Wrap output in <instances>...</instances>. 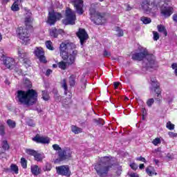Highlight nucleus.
I'll return each mask as SVG.
<instances>
[{"instance_id":"13","label":"nucleus","mask_w":177,"mask_h":177,"mask_svg":"<svg viewBox=\"0 0 177 177\" xmlns=\"http://www.w3.org/2000/svg\"><path fill=\"white\" fill-rule=\"evenodd\" d=\"M151 91H153L157 95V97L155 98V100H156L158 103H161L162 97L161 96V88H160V84L158 83V82H156L155 83H151Z\"/></svg>"},{"instance_id":"20","label":"nucleus","mask_w":177,"mask_h":177,"mask_svg":"<svg viewBox=\"0 0 177 177\" xmlns=\"http://www.w3.org/2000/svg\"><path fill=\"white\" fill-rule=\"evenodd\" d=\"M32 15L30 11H28L25 17V25L28 28H31V23H32Z\"/></svg>"},{"instance_id":"6","label":"nucleus","mask_w":177,"mask_h":177,"mask_svg":"<svg viewBox=\"0 0 177 177\" xmlns=\"http://www.w3.org/2000/svg\"><path fill=\"white\" fill-rule=\"evenodd\" d=\"M0 60L3 62V64L10 70H13L16 67V61L15 59L9 57H6L3 54V50H0Z\"/></svg>"},{"instance_id":"39","label":"nucleus","mask_w":177,"mask_h":177,"mask_svg":"<svg viewBox=\"0 0 177 177\" xmlns=\"http://www.w3.org/2000/svg\"><path fill=\"white\" fill-rule=\"evenodd\" d=\"M166 127L169 131H174L175 129V124H172L171 121L167 122Z\"/></svg>"},{"instance_id":"3","label":"nucleus","mask_w":177,"mask_h":177,"mask_svg":"<svg viewBox=\"0 0 177 177\" xmlns=\"http://www.w3.org/2000/svg\"><path fill=\"white\" fill-rule=\"evenodd\" d=\"M38 93L34 89H28L27 91L19 90L17 91V98L21 104L31 105L37 103Z\"/></svg>"},{"instance_id":"55","label":"nucleus","mask_w":177,"mask_h":177,"mask_svg":"<svg viewBox=\"0 0 177 177\" xmlns=\"http://www.w3.org/2000/svg\"><path fill=\"white\" fill-rule=\"evenodd\" d=\"M130 167L131 169H133L134 171H136L138 169V165H136V163H131L130 165Z\"/></svg>"},{"instance_id":"49","label":"nucleus","mask_w":177,"mask_h":177,"mask_svg":"<svg viewBox=\"0 0 177 177\" xmlns=\"http://www.w3.org/2000/svg\"><path fill=\"white\" fill-rule=\"evenodd\" d=\"M153 41H158V39H160V35L158 34V32L153 31Z\"/></svg>"},{"instance_id":"22","label":"nucleus","mask_w":177,"mask_h":177,"mask_svg":"<svg viewBox=\"0 0 177 177\" xmlns=\"http://www.w3.org/2000/svg\"><path fill=\"white\" fill-rule=\"evenodd\" d=\"M97 3H92L90 6V9H89V15L91 16V19L92 17H93L95 15H97V13H99L98 11H96V6H97Z\"/></svg>"},{"instance_id":"40","label":"nucleus","mask_w":177,"mask_h":177,"mask_svg":"<svg viewBox=\"0 0 177 177\" xmlns=\"http://www.w3.org/2000/svg\"><path fill=\"white\" fill-rule=\"evenodd\" d=\"M26 154H28L29 156H32L33 157H35V156L37 153V151L32 149H27L26 150Z\"/></svg>"},{"instance_id":"54","label":"nucleus","mask_w":177,"mask_h":177,"mask_svg":"<svg viewBox=\"0 0 177 177\" xmlns=\"http://www.w3.org/2000/svg\"><path fill=\"white\" fill-rule=\"evenodd\" d=\"M122 172V168L121 167H119L118 168V170L116 171V175L117 176H120Z\"/></svg>"},{"instance_id":"11","label":"nucleus","mask_w":177,"mask_h":177,"mask_svg":"<svg viewBox=\"0 0 177 177\" xmlns=\"http://www.w3.org/2000/svg\"><path fill=\"white\" fill-rule=\"evenodd\" d=\"M61 18L62 14L54 11L49 12L47 23L50 24V26H55L56 21H57V20H60Z\"/></svg>"},{"instance_id":"18","label":"nucleus","mask_w":177,"mask_h":177,"mask_svg":"<svg viewBox=\"0 0 177 177\" xmlns=\"http://www.w3.org/2000/svg\"><path fill=\"white\" fill-rule=\"evenodd\" d=\"M148 53H149V51L146 50H145L143 52L135 53L134 54L132 55L131 59L133 60H138L139 62H141V60H144V59H145Z\"/></svg>"},{"instance_id":"28","label":"nucleus","mask_w":177,"mask_h":177,"mask_svg":"<svg viewBox=\"0 0 177 177\" xmlns=\"http://www.w3.org/2000/svg\"><path fill=\"white\" fill-rule=\"evenodd\" d=\"M75 80H77V76L75 75H71L69 77V85L70 86H75Z\"/></svg>"},{"instance_id":"29","label":"nucleus","mask_w":177,"mask_h":177,"mask_svg":"<svg viewBox=\"0 0 177 177\" xmlns=\"http://www.w3.org/2000/svg\"><path fill=\"white\" fill-rule=\"evenodd\" d=\"M71 131H72V132H73V133H75V135L82 133V129H81L77 126H72Z\"/></svg>"},{"instance_id":"47","label":"nucleus","mask_w":177,"mask_h":177,"mask_svg":"<svg viewBox=\"0 0 177 177\" xmlns=\"http://www.w3.org/2000/svg\"><path fill=\"white\" fill-rule=\"evenodd\" d=\"M147 104L149 107H151L153 104H154V99L153 98H150L147 101Z\"/></svg>"},{"instance_id":"26","label":"nucleus","mask_w":177,"mask_h":177,"mask_svg":"<svg viewBox=\"0 0 177 177\" xmlns=\"http://www.w3.org/2000/svg\"><path fill=\"white\" fill-rule=\"evenodd\" d=\"M1 147L3 150V151L2 153H5V151H6V150H9V149H10V145H9L8 140H3L1 142Z\"/></svg>"},{"instance_id":"5","label":"nucleus","mask_w":177,"mask_h":177,"mask_svg":"<svg viewBox=\"0 0 177 177\" xmlns=\"http://www.w3.org/2000/svg\"><path fill=\"white\" fill-rule=\"evenodd\" d=\"M141 6L146 15H151V16H156L158 10V5L156 1L149 3L147 0H143Z\"/></svg>"},{"instance_id":"58","label":"nucleus","mask_w":177,"mask_h":177,"mask_svg":"<svg viewBox=\"0 0 177 177\" xmlns=\"http://www.w3.org/2000/svg\"><path fill=\"white\" fill-rule=\"evenodd\" d=\"M136 160L138 161H142V162H146V158H145L142 156H140V157L137 158Z\"/></svg>"},{"instance_id":"25","label":"nucleus","mask_w":177,"mask_h":177,"mask_svg":"<svg viewBox=\"0 0 177 177\" xmlns=\"http://www.w3.org/2000/svg\"><path fill=\"white\" fill-rule=\"evenodd\" d=\"M18 55L19 60H24L26 59V57H28V54L26 53V50L21 48L18 49Z\"/></svg>"},{"instance_id":"45","label":"nucleus","mask_w":177,"mask_h":177,"mask_svg":"<svg viewBox=\"0 0 177 177\" xmlns=\"http://www.w3.org/2000/svg\"><path fill=\"white\" fill-rule=\"evenodd\" d=\"M116 31L118 32V37H124V31L120 27L116 28Z\"/></svg>"},{"instance_id":"10","label":"nucleus","mask_w":177,"mask_h":177,"mask_svg":"<svg viewBox=\"0 0 177 177\" xmlns=\"http://www.w3.org/2000/svg\"><path fill=\"white\" fill-rule=\"evenodd\" d=\"M76 35L77 38H79L80 45L82 48L84 46V44H85L86 41H88V38H89L88 32H86V30L84 28H80L78 31L76 32Z\"/></svg>"},{"instance_id":"62","label":"nucleus","mask_w":177,"mask_h":177,"mask_svg":"<svg viewBox=\"0 0 177 177\" xmlns=\"http://www.w3.org/2000/svg\"><path fill=\"white\" fill-rule=\"evenodd\" d=\"M55 98L57 102H60L62 100V97L60 95H55Z\"/></svg>"},{"instance_id":"46","label":"nucleus","mask_w":177,"mask_h":177,"mask_svg":"<svg viewBox=\"0 0 177 177\" xmlns=\"http://www.w3.org/2000/svg\"><path fill=\"white\" fill-rule=\"evenodd\" d=\"M5 126L0 124V136H5Z\"/></svg>"},{"instance_id":"31","label":"nucleus","mask_w":177,"mask_h":177,"mask_svg":"<svg viewBox=\"0 0 177 177\" xmlns=\"http://www.w3.org/2000/svg\"><path fill=\"white\" fill-rule=\"evenodd\" d=\"M11 10L13 12H19L20 10V8L19 7V4H17V1H15L11 7Z\"/></svg>"},{"instance_id":"32","label":"nucleus","mask_w":177,"mask_h":177,"mask_svg":"<svg viewBox=\"0 0 177 177\" xmlns=\"http://www.w3.org/2000/svg\"><path fill=\"white\" fill-rule=\"evenodd\" d=\"M7 124L8 125L9 128H16V122L10 120V119H8L7 120Z\"/></svg>"},{"instance_id":"41","label":"nucleus","mask_w":177,"mask_h":177,"mask_svg":"<svg viewBox=\"0 0 177 177\" xmlns=\"http://www.w3.org/2000/svg\"><path fill=\"white\" fill-rule=\"evenodd\" d=\"M45 45H46L47 49H49V50H53L55 49V48H53V46H52L51 41H46L45 43Z\"/></svg>"},{"instance_id":"14","label":"nucleus","mask_w":177,"mask_h":177,"mask_svg":"<svg viewBox=\"0 0 177 177\" xmlns=\"http://www.w3.org/2000/svg\"><path fill=\"white\" fill-rule=\"evenodd\" d=\"M57 175L61 176H70L71 171H70V167L68 165H62L56 167Z\"/></svg>"},{"instance_id":"24","label":"nucleus","mask_w":177,"mask_h":177,"mask_svg":"<svg viewBox=\"0 0 177 177\" xmlns=\"http://www.w3.org/2000/svg\"><path fill=\"white\" fill-rule=\"evenodd\" d=\"M35 161H37V162H42L44 159L45 158V153L43 152H36L34 156Z\"/></svg>"},{"instance_id":"35","label":"nucleus","mask_w":177,"mask_h":177,"mask_svg":"<svg viewBox=\"0 0 177 177\" xmlns=\"http://www.w3.org/2000/svg\"><path fill=\"white\" fill-rule=\"evenodd\" d=\"M62 88H64V95H67V92H68V88L67 87V81L66 80V79L63 80Z\"/></svg>"},{"instance_id":"57","label":"nucleus","mask_w":177,"mask_h":177,"mask_svg":"<svg viewBox=\"0 0 177 177\" xmlns=\"http://www.w3.org/2000/svg\"><path fill=\"white\" fill-rule=\"evenodd\" d=\"M52 169V167H50V165L46 164L45 166L44 171H50Z\"/></svg>"},{"instance_id":"43","label":"nucleus","mask_w":177,"mask_h":177,"mask_svg":"<svg viewBox=\"0 0 177 177\" xmlns=\"http://www.w3.org/2000/svg\"><path fill=\"white\" fill-rule=\"evenodd\" d=\"M21 165L22 168H27V160L24 158H21Z\"/></svg>"},{"instance_id":"15","label":"nucleus","mask_w":177,"mask_h":177,"mask_svg":"<svg viewBox=\"0 0 177 177\" xmlns=\"http://www.w3.org/2000/svg\"><path fill=\"white\" fill-rule=\"evenodd\" d=\"M71 154H73V152L70 149H66L58 151V157L59 161H65V160L71 158Z\"/></svg>"},{"instance_id":"23","label":"nucleus","mask_w":177,"mask_h":177,"mask_svg":"<svg viewBox=\"0 0 177 177\" xmlns=\"http://www.w3.org/2000/svg\"><path fill=\"white\" fill-rule=\"evenodd\" d=\"M30 171L32 175L35 176H38V175L41 174V168H39V167H38L37 165H32L30 167Z\"/></svg>"},{"instance_id":"52","label":"nucleus","mask_w":177,"mask_h":177,"mask_svg":"<svg viewBox=\"0 0 177 177\" xmlns=\"http://www.w3.org/2000/svg\"><path fill=\"white\" fill-rule=\"evenodd\" d=\"M103 55L104 57H110V56H111V53L104 50Z\"/></svg>"},{"instance_id":"37","label":"nucleus","mask_w":177,"mask_h":177,"mask_svg":"<svg viewBox=\"0 0 177 177\" xmlns=\"http://www.w3.org/2000/svg\"><path fill=\"white\" fill-rule=\"evenodd\" d=\"M141 21H142L144 24H150V23H151V19L146 17H141Z\"/></svg>"},{"instance_id":"34","label":"nucleus","mask_w":177,"mask_h":177,"mask_svg":"<svg viewBox=\"0 0 177 177\" xmlns=\"http://www.w3.org/2000/svg\"><path fill=\"white\" fill-rule=\"evenodd\" d=\"M10 170L16 174H19V167L15 164H12L10 165Z\"/></svg>"},{"instance_id":"59","label":"nucleus","mask_w":177,"mask_h":177,"mask_svg":"<svg viewBox=\"0 0 177 177\" xmlns=\"http://www.w3.org/2000/svg\"><path fill=\"white\" fill-rule=\"evenodd\" d=\"M121 83L118 82H115L113 83L114 85V88L115 89H118V86H120Z\"/></svg>"},{"instance_id":"8","label":"nucleus","mask_w":177,"mask_h":177,"mask_svg":"<svg viewBox=\"0 0 177 177\" xmlns=\"http://www.w3.org/2000/svg\"><path fill=\"white\" fill-rule=\"evenodd\" d=\"M16 32L19 39H21L24 44L27 45L30 41V32H28V30L23 27H19L17 29Z\"/></svg>"},{"instance_id":"30","label":"nucleus","mask_w":177,"mask_h":177,"mask_svg":"<svg viewBox=\"0 0 177 177\" xmlns=\"http://www.w3.org/2000/svg\"><path fill=\"white\" fill-rule=\"evenodd\" d=\"M146 172L147 175H149V176H153V175H157V173H154L153 171V167H151V166L146 169Z\"/></svg>"},{"instance_id":"33","label":"nucleus","mask_w":177,"mask_h":177,"mask_svg":"<svg viewBox=\"0 0 177 177\" xmlns=\"http://www.w3.org/2000/svg\"><path fill=\"white\" fill-rule=\"evenodd\" d=\"M41 93V99L44 100L46 102H48V100H49V94H48V91H43Z\"/></svg>"},{"instance_id":"48","label":"nucleus","mask_w":177,"mask_h":177,"mask_svg":"<svg viewBox=\"0 0 177 177\" xmlns=\"http://www.w3.org/2000/svg\"><path fill=\"white\" fill-rule=\"evenodd\" d=\"M152 143L153 145H154V146H157L158 145H160V143H161V140L160 139V138H156L152 141Z\"/></svg>"},{"instance_id":"16","label":"nucleus","mask_w":177,"mask_h":177,"mask_svg":"<svg viewBox=\"0 0 177 177\" xmlns=\"http://www.w3.org/2000/svg\"><path fill=\"white\" fill-rule=\"evenodd\" d=\"M160 13L165 19L169 17L174 13V8L167 4H163L160 8Z\"/></svg>"},{"instance_id":"9","label":"nucleus","mask_w":177,"mask_h":177,"mask_svg":"<svg viewBox=\"0 0 177 177\" xmlns=\"http://www.w3.org/2000/svg\"><path fill=\"white\" fill-rule=\"evenodd\" d=\"M91 21L97 26H102L106 23V13L97 12V14L91 19Z\"/></svg>"},{"instance_id":"61","label":"nucleus","mask_w":177,"mask_h":177,"mask_svg":"<svg viewBox=\"0 0 177 177\" xmlns=\"http://www.w3.org/2000/svg\"><path fill=\"white\" fill-rule=\"evenodd\" d=\"M52 73H53V71H52V70L48 69V70L46 71V75L47 77H49V75H50V74H52Z\"/></svg>"},{"instance_id":"1","label":"nucleus","mask_w":177,"mask_h":177,"mask_svg":"<svg viewBox=\"0 0 177 177\" xmlns=\"http://www.w3.org/2000/svg\"><path fill=\"white\" fill-rule=\"evenodd\" d=\"M60 56L68 64H73L75 62L78 50H75L73 43H62L59 46Z\"/></svg>"},{"instance_id":"42","label":"nucleus","mask_w":177,"mask_h":177,"mask_svg":"<svg viewBox=\"0 0 177 177\" xmlns=\"http://www.w3.org/2000/svg\"><path fill=\"white\" fill-rule=\"evenodd\" d=\"M24 84H25V86L26 88H28V89H30V88H32V84H31V82L30 81V80L26 78L24 80Z\"/></svg>"},{"instance_id":"27","label":"nucleus","mask_w":177,"mask_h":177,"mask_svg":"<svg viewBox=\"0 0 177 177\" xmlns=\"http://www.w3.org/2000/svg\"><path fill=\"white\" fill-rule=\"evenodd\" d=\"M157 28L159 32H162V34H164L165 37H167V35H168V32H167L165 26L160 24L157 26Z\"/></svg>"},{"instance_id":"36","label":"nucleus","mask_w":177,"mask_h":177,"mask_svg":"<svg viewBox=\"0 0 177 177\" xmlns=\"http://www.w3.org/2000/svg\"><path fill=\"white\" fill-rule=\"evenodd\" d=\"M67 64H68V63L64 62H60L58 63V67L62 70H66V68H67Z\"/></svg>"},{"instance_id":"44","label":"nucleus","mask_w":177,"mask_h":177,"mask_svg":"<svg viewBox=\"0 0 177 177\" xmlns=\"http://www.w3.org/2000/svg\"><path fill=\"white\" fill-rule=\"evenodd\" d=\"M95 124H96V125H104V121H103V120L102 119H94L93 120Z\"/></svg>"},{"instance_id":"51","label":"nucleus","mask_w":177,"mask_h":177,"mask_svg":"<svg viewBox=\"0 0 177 177\" xmlns=\"http://www.w3.org/2000/svg\"><path fill=\"white\" fill-rule=\"evenodd\" d=\"M171 68H173V70H174V73H175L176 75L177 76V64L176 63L172 64Z\"/></svg>"},{"instance_id":"56","label":"nucleus","mask_w":177,"mask_h":177,"mask_svg":"<svg viewBox=\"0 0 177 177\" xmlns=\"http://www.w3.org/2000/svg\"><path fill=\"white\" fill-rule=\"evenodd\" d=\"M27 124L29 126V127H35V124L34 123V122L32 120H28L27 122Z\"/></svg>"},{"instance_id":"4","label":"nucleus","mask_w":177,"mask_h":177,"mask_svg":"<svg viewBox=\"0 0 177 177\" xmlns=\"http://www.w3.org/2000/svg\"><path fill=\"white\" fill-rule=\"evenodd\" d=\"M142 71H151V70H156L157 67H158V64L156 60V56L148 53L142 62Z\"/></svg>"},{"instance_id":"17","label":"nucleus","mask_w":177,"mask_h":177,"mask_svg":"<svg viewBox=\"0 0 177 177\" xmlns=\"http://www.w3.org/2000/svg\"><path fill=\"white\" fill-rule=\"evenodd\" d=\"M34 55L38 57L39 60L42 63H46V58L45 57V53L44 49L41 47H36L34 52Z\"/></svg>"},{"instance_id":"7","label":"nucleus","mask_w":177,"mask_h":177,"mask_svg":"<svg viewBox=\"0 0 177 177\" xmlns=\"http://www.w3.org/2000/svg\"><path fill=\"white\" fill-rule=\"evenodd\" d=\"M66 19L62 20L63 24L65 26H74L75 24V12L71 8H67L65 11Z\"/></svg>"},{"instance_id":"53","label":"nucleus","mask_w":177,"mask_h":177,"mask_svg":"<svg viewBox=\"0 0 177 177\" xmlns=\"http://www.w3.org/2000/svg\"><path fill=\"white\" fill-rule=\"evenodd\" d=\"M168 135H169V138H176V136H177V133H174L172 131H169Z\"/></svg>"},{"instance_id":"21","label":"nucleus","mask_w":177,"mask_h":177,"mask_svg":"<svg viewBox=\"0 0 177 177\" xmlns=\"http://www.w3.org/2000/svg\"><path fill=\"white\" fill-rule=\"evenodd\" d=\"M64 31L62 29H57L56 28H53L50 30V37H53V38H57L59 35L63 34Z\"/></svg>"},{"instance_id":"19","label":"nucleus","mask_w":177,"mask_h":177,"mask_svg":"<svg viewBox=\"0 0 177 177\" xmlns=\"http://www.w3.org/2000/svg\"><path fill=\"white\" fill-rule=\"evenodd\" d=\"M32 140L36 142V143H41V145H49L50 142L48 137H41L38 134H37L36 136L32 138Z\"/></svg>"},{"instance_id":"50","label":"nucleus","mask_w":177,"mask_h":177,"mask_svg":"<svg viewBox=\"0 0 177 177\" xmlns=\"http://www.w3.org/2000/svg\"><path fill=\"white\" fill-rule=\"evenodd\" d=\"M53 149L54 150H55V151H62V147H60V146H59V145L55 144L53 145Z\"/></svg>"},{"instance_id":"12","label":"nucleus","mask_w":177,"mask_h":177,"mask_svg":"<svg viewBox=\"0 0 177 177\" xmlns=\"http://www.w3.org/2000/svg\"><path fill=\"white\" fill-rule=\"evenodd\" d=\"M71 3L77 15H84V0H72Z\"/></svg>"},{"instance_id":"64","label":"nucleus","mask_w":177,"mask_h":177,"mask_svg":"<svg viewBox=\"0 0 177 177\" xmlns=\"http://www.w3.org/2000/svg\"><path fill=\"white\" fill-rule=\"evenodd\" d=\"M131 177H139V176L138 175V174L136 173H133L130 175Z\"/></svg>"},{"instance_id":"63","label":"nucleus","mask_w":177,"mask_h":177,"mask_svg":"<svg viewBox=\"0 0 177 177\" xmlns=\"http://www.w3.org/2000/svg\"><path fill=\"white\" fill-rule=\"evenodd\" d=\"M172 19L175 21V23H177V14H174L172 17Z\"/></svg>"},{"instance_id":"38","label":"nucleus","mask_w":177,"mask_h":177,"mask_svg":"<svg viewBox=\"0 0 177 177\" xmlns=\"http://www.w3.org/2000/svg\"><path fill=\"white\" fill-rule=\"evenodd\" d=\"M22 61L25 67H30L31 64V61L30 60V58H28V57L22 59Z\"/></svg>"},{"instance_id":"2","label":"nucleus","mask_w":177,"mask_h":177,"mask_svg":"<svg viewBox=\"0 0 177 177\" xmlns=\"http://www.w3.org/2000/svg\"><path fill=\"white\" fill-rule=\"evenodd\" d=\"M111 163V156H103L100 158V160L95 165L97 175L100 177H106L109 175V171L113 168Z\"/></svg>"},{"instance_id":"60","label":"nucleus","mask_w":177,"mask_h":177,"mask_svg":"<svg viewBox=\"0 0 177 177\" xmlns=\"http://www.w3.org/2000/svg\"><path fill=\"white\" fill-rule=\"evenodd\" d=\"M157 82V80L156 79V77L153 76L151 77V84H154Z\"/></svg>"}]
</instances>
